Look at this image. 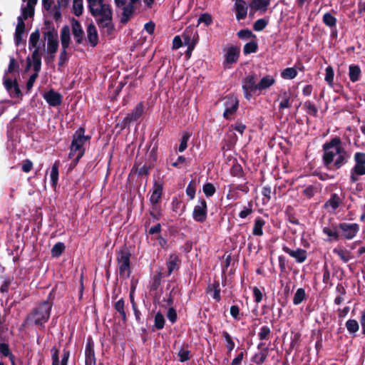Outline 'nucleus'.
<instances>
[{
    "instance_id": "f257e3e1",
    "label": "nucleus",
    "mask_w": 365,
    "mask_h": 365,
    "mask_svg": "<svg viewBox=\"0 0 365 365\" xmlns=\"http://www.w3.org/2000/svg\"><path fill=\"white\" fill-rule=\"evenodd\" d=\"M322 163L329 170H338L350 159V154L343 147L339 137L332 138L322 145Z\"/></svg>"
},
{
    "instance_id": "f03ea898",
    "label": "nucleus",
    "mask_w": 365,
    "mask_h": 365,
    "mask_svg": "<svg viewBox=\"0 0 365 365\" xmlns=\"http://www.w3.org/2000/svg\"><path fill=\"white\" fill-rule=\"evenodd\" d=\"M52 309V303L48 299L39 303L26 317L21 326L26 327L29 321H34L36 326L44 327V324L48 321Z\"/></svg>"
},
{
    "instance_id": "7ed1b4c3",
    "label": "nucleus",
    "mask_w": 365,
    "mask_h": 365,
    "mask_svg": "<svg viewBox=\"0 0 365 365\" xmlns=\"http://www.w3.org/2000/svg\"><path fill=\"white\" fill-rule=\"evenodd\" d=\"M130 257L131 253L127 247H123L116 252L119 275L121 278L127 279L130 276Z\"/></svg>"
},
{
    "instance_id": "20e7f679",
    "label": "nucleus",
    "mask_w": 365,
    "mask_h": 365,
    "mask_svg": "<svg viewBox=\"0 0 365 365\" xmlns=\"http://www.w3.org/2000/svg\"><path fill=\"white\" fill-rule=\"evenodd\" d=\"M100 29H106V34L110 36L115 31L113 23V11L111 8L103 10L97 16H93Z\"/></svg>"
},
{
    "instance_id": "39448f33",
    "label": "nucleus",
    "mask_w": 365,
    "mask_h": 365,
    "mask_svg": "<svg viewBox=\"0 0 365 365\" xmlns=\"http://www.w3.org/2000/svg\"><path fill=\"white\" fill-rule=\"evenodd\" d=\"M84 143L81 139L80 135H76V133L73 135L72 137V141L71 143V145L69 147V153H68V158H73L75 155H76V157L73 160V163L74 165H76L80 159L85 154V148H84Z\"/></svg>"
},
{
    "instance_id": "423d86ee",
    "label": "nucleus",
    "mask_w": 365,
    "mask_h": 365,
    "mask_svg": "<svg viewBox=\"0 0 365 365\" xmlns=\"http://www.w3.org/2000/svg\"><path fill=\"white\" fill-rule=\"evenodd\" d=\"M257 77V74L255 72H251L242 79V88L244 97L247 101H250L253 93L258 91V84L256 83Z\"/></svg>"
},
{
    "instance_id": "0eeeda50",
    "label": "nucleus",
    "mask_w": 365,
    "mask_h": 365,
    "mask_svg": "<svg viewBox=\"0 0 365 365\" xmlns=\"http://www.w3.org/2000/svg\"><path fill=\"white\" fill-rule=\"evenodd\" d=\"M193 220L200 223H203L207 218V205L203 197H199L197 204L194 207L192 213Z\"/></svg>"
},
{
    "instance_id": "6e6552de",
    "label": "nucleus",
    "mask_w": 365,
    "mask_h": 365,
    "mask_svg": "<svg viewBox=\"0 0 365 365\" xmlns=\"http://www.w3.org/2000/svg\"><path fill=\"white\" fill-rule=\"evenodd\" d=\"M144 113L143 102H139L135 107L128 113L121 122V128L124 129L129 127L130 123L137 121L140 118Z\"/></svg>"
},
{
    "instance_id": "1a4fd4ad",
    "label": "nucleus",
    "mask_w": 365,
    "mask_h": 365,
    "mask_svg": "<svg viewBox=\"0 0 365 365\" xmlns=\"http://www.w3.org/2000/svg\"><path fill=\"white\" fill-rule=\"evenodd\" d=\"M224 101L225 109L223 113V117L227 120H230L238 109L239 101L237 98L234 96H227L224 98Z\"/></svg>"
},
{
    "instance_id": "9d476101",
    "label": "nucleus",
    "mask_w": 365,
    "mask_h": 365,
    "mask_svg": "<svg viewBox=\"0 0 365 365\" xmlns=\"http://www.w3.org/2000/svg\"><path fill=\"white\" fill-rule=\"evenodd\" d=\"M240 48L237 46H230L225 55V60L223 61V67L225 68H230V66L236 63L240 58Z\"/></svg>"
},
{
    "instance_id": "9b49d317",
    "label": "nucleus",
    "mask_w": 365,
    "mask_h": 365,
    "mask_svg": "<svg viewBox=\"0 0 365 365\" xmlns=\"http://www.w3.org/2000/svg\"><path fill=\"white\" fill-rule=\"evenodd\" d=\"M338 227L343 232V237L346 240L353 239L359 231V225L356 223H339Z\"/></svg>"
},
{
    "instance_id": "f8f14e48",
    "label": "nucleus",
    "mask_w": 365,
    "mask_h": 365,
    "mask_svg": "<svg viewBox=\"0 0 365 365\" xmlns=\"http://www.w3.org/2000/svg\"><path fill=\"white\" fill-rule=\"evenodd\" d=\"M96 363V358L94 351V342L92 337L89 336L87 339L85 348V365H95Z\"/></svg>"
},
{
    "instance_id": "ddd939ff",
    "label": "nucleus",
    "mask_w": 365,
    "mask_h": 365,
    "mask_svg": "<svg viewBox=\"0 0 365 365\" xmlns=\"http://www.w3.org/2000/svg\"><path fill=\"white\" fill-rule=\"evenodd\" d=\"M282 250L288 254L290 257L294 258L296 262L299 264L304 262L307 258V250L302 248H297V250H293L287 246L284 245L282 247Z\"/></svg>"
},
{
    "instance_id": "4468645a",
    "label": "nucleus",
    "mask_w": 365,
    "mask_h": 365,
    "mask_svg": "<svg viewBox=\"0 0 365 365\" xmlns=\"http://www.w3.org/2000/svg\"><path fill=\"white\" fill-rule=\"evenodd\" d=\"M354 160L355 162L354 166L351 170L354 173L360 175H365V153L356 152L354 155Z\"/></svg>"
},
{
    "instance_id": "2eb2a0df",
    "label": "nucleus",
    "mask_w": 365,
    "mask_h": 365,
    "mask_svg": "<svg viewBox=\"0 0 365 365\" xmlns=\"http://www.w3.org/2000/svg\"><path fill=\"white\" fill-rule=\"evenodd\" d=\"M89 11L93 16H97L103 10L110 8L109 4H104L103 0H87Z\"/></svg>"
},
{
    "instance_id": "dca6fc26",
    "label": "nucleus",
    "mask_w": 365,
    "mask_h": 365,
    "mask_svg": "<svg viewBox=\"0 0 365 365\" xmlns=\"http://www.w3.org/2000/svg\"><path fill=\"white\" fill-rule=\"evenodd\" d=\"M182 38L183 39V43L185 46L188 45H196L198 41L197 31L192 27H187L182 34Z\"/></svg>"
},
{
    "instance_id": "f3484780",
    "label": "nucleus",
    "mask_w": 365,
    "mask_h": 365,
    "mask_svg": "<svg viewBox=\"0 0 365 365\" xmlns=\"http://www.w3.org/2000/svg\"><path fill=\"white\" fill-rule=\"evenodd\" d=\"M43 97L46 103L52 107L58 106L62 103V96L59 93L55 91L53 89H51L48 91L44 93Z\"/></svg>"
},
{
    "instance_id": "a211bd4d",
    "label": "nucleus",
    "mask_w": 365,
    "mask_h": 365,
    "mask_svg": "<svg viewBox=\"0 0 365 365\" xmlns=\"http://www.w3.org/2000/svg\"><path fill=\"white\" fill-rule=\"evenodd\" d=\"M163 194V184L161 181L155 180L153 183L152 194L150 197L151 204H158Z\"/></svg>"
},
{
    "instance_id": "6ab92c4d",
    "label": "nucleus",
    "mask_w": 365,
    "mask_h": 365,
    "mask_svg": "<svg viewBox=\"0 0 365 365\" xmlns=\"http://www.w3.org/2000/svg\"><path fill=\"white\" fill-rule=\"evenodd\" d=\"M71 29L76 43L78 45L81 44L83 41L84 31L80 22L74 18L71 21Z\"/></svg>"
},
{
    "instance_id": "aec40b11",
    "label": "nucleus",
    "mask_w": 365,
    "mask_h": 365,
    "mask_svg": "<svg viewBox=\"0 0 365 365\" xmlns=\"http://www.w3.org/2000/svg\"><path fill=\"white\" fill-rule=\"evenodd\" d=\"M180 264L181 260L179 257L175 253L170 254L168 261L166 262L168 272L165 276L169 277L173 271L178 270L180 269Z\"/></svg>"
},
{
    "instance_id": "412c9836",
    "label": "nucleus",
    "mask_w": 365,
    "mask_h": 365,
    "mask_svg": "<svg viewBox=\"0 0 365 365\" xmlns=\"http://www.w3.org/2000/svg\"><path fill=\"white\" fill-rule=\"evenodd\" d=\"M234 6L237 20L245 19L247 14V6L245 1L236 0Z\"/></svg>"
},
{
    "instance_id": "4be33fe9",
    "label": "nucleus",
    "mask_w": 365,
    "mask_h": 365,
    "mask_svg": "<svg viewBox=\"0 0 365 365\" xmlns=\"http://www.w3.org/2000/svg\"><path fill=\"white\" fill-rule=\"evenodd\" d=\"M87 40L91 47H96L98 43V34L95 25L91 23L86 29Z\"/></svg>"
},
{
    "instance_id": "5701e85b",
    "label": "nucleus",
    "mask_w": 365,
    "mask_h": 365,
    "mask_svg": "<svg viewBox=\"0 0 365 365\" xmlns=\"http://www.w3.org/2000/svg\"><path fill=\"white\" fill-rule=\"evenodd\" d=\"M120 8L123 10L122 16L120 18V23L123 24H126L135 12V4L129 2L128 4H125L122 5Z\"/></svg>"
},
{
    "instance_id": "b1692460",
    "label": "nucleus",
    "mask_w": 365,
    "mask_h": 365,
    "mask_svg": "<svg viewBox=\"0 0 365 365\" xmlns=\"http://www.w3.org/2000/svg\"><path fill=\"white\" fill-rule=\"evenodd\" d=\"M17 25L14 34L15 44L19 46L23 41V36L25 32L26 25L21 18H17Z\"/></svg>"
},
{
    "instance_id": "393cba45",
    "label": "nucleus",
    "mask_w": 365,
    "mask_h": 365,
    "mask_svg": "<svg viewBox=\"0 0 365 365\" xmlns=\"http://www.w3.org/2000/svg\"><path fill=\"white\" fill-rule=\"evenodd\" d=\"M321 190V185L315 182L312 185H307L302 192V195L307 199H312Z\"/></svg>"
},
{
    "instance_id": "a878e982",
    "label": "nucleus",
    "mask_w": 365,
    "mask_h": 365,
    "mask_svg": "<svg viewBox=\"0 0 365 365\" xmlns=\"http://www.w3.org/2000/svg\"><path fill=\"white\" fill-rule=\"evenodd\" d=\"M178 356L179 361L183 363L189 361L192 358L191 351L189 349V344L184 343L179 349Z\"/></svg>"
},
{
    "instance_id": "bb28decb",
    "label": "nucleus",
    "mask_w": 365,
    "mask_h": 365,
    "mask_svg": "<svg viewBox=\"0 0 365 365\" xmlns=\"http://www.w3.org/2000/svg\"><path fill=\"white\" fill-rule=\"evenodd\" d=\"M71 42V34L69 26L65 25L61 31V43L62 48H68Z\"/></svg>"
},
{
    "instance_id": "cd10ccee",
    "label": "nucleus",
    "mask_w": 365,
    "mask_h": 365,
    "mask_svg": "<svg viewBox=\"0 0 365 365\" xmlns=\"http://www.w3.org/2000/svg\"><path fill=\"white\" fill-rule=\"evenodd\" d=\"M115 310L119 313L122 321L125 323L127 322V314L125 312V302L123 298H120L113 304Z\"/></svg>"
},
{
    "instance_id": "c85d7f7f",
    "label": "nucleus",
    "mask_w": 365,
    "mask_h": 365,
    "mask_svg": "<svg viewBox=\"0 0 365 365\" xmlns=\"http://www.w3.org/2000/svg\"><path fill=\"white\" fill-rule=\"evenodd\" d=\"M349 77L351 82L355 83L360 80L361 77V70L359 66L351 64L349 66Z\"/></svg>"
},
{
    "instance_id": "c756f323",
    "label": "nucleus",
    "mask_w": 365,
    "mask_h": 365,
    "mask_svg": "<svg viewBox=\"0 0 365 365\" xmlns=\"http://www.w3.org/2000/svg\"><path fill=\"white\" fill-rule=\"evenodd\" d=\"M206 292L210 293L213 292L212 297L215 299L216 302H220L221 300L220 297V282L218 280H215L212 284H208Z\"/></svg>"
},
{
    "instance_id": "7c9ffc66",
    "label": "nucleus",
    "mask_w": 365,
    "mask_h": 365,
    "mask_svg": "<svg viewBox=\"0 0 365 365\" xmlns=\"http://www.w3.org/2000/svg\"><path fill=\"white\" fill-rule=\"evenodd\" d=\"M342 203V200L336 193H332L330 198L324 203V207L328 208L331 207L332 210H336L340 205Z\"/></svg>"
},
{
    "instance_id": "2f4dec72",
    "label": "nucleus",
    "mask_w": 365,
    "mask_h": 365,
    "mask_svg": "<svg viewBox=\"0 0 365 365\" xmlns=\"http://www.w3.org/2000/svg\"><path fill=\"white\" fill-rule=\"evenodd\" d=\"M275 83V79L270 75H267L261 78L258 84V91L267 90Z\"/></svg>"
},
{
    "instance_id": "473e14b6",
    "label": "nucleus",
    "mask_w": 365,
    "mask_h": 365,
    "mask_svg": "<svg viewBox=\"0 0 365 365\" xmlns=\"http://www.w3.org/2000/svg\"><path fill=\"white\" fill-rule=\"evenodd\" d=\"M345 327L349 334L353 338L356 336V333L359 330V324L356 319H350L347 320L345 323Z\"/></svg>"
},
{
    "instance_id": "72a5a7b5",
    "label": "nucleus",
    "mask_w": 365,
    "mask_h": 365,
    "mask_svg": "<svg viewBox=\"0 0 365 365\" xmlns=\"http://www.w3.org/2000/svg\"><path fill=\"white\" fill-rule=\"evenodd\" d=\"M265 225V221L261 217H257L255 220L254 227L252 229V235L255 236H262L263 232V227Z\"/></svg>"
},
{
    "instance_id": "f704fd0d",
    "label": "nucleus",
    "mask_w": 365,
    "mask_h": 365,
    "mask_svg": "<svg viewBox=\"0 0 365 365\" xmlns=\"http://www.w3.org/2000/svg\"><path fill=\"white\" fill-rule=\"evenodd\" d=\"M291 97V93L289 91H282L281 93L279 96V98H282V101L279 103V109L282 110L284 108H289L292 106L289 100Z\"/></svg>"
},
{
    "instance_id": "c9c22d12",
    "label": "nucleus",
    "mask_w": 365,
    "mask_h": 365,
    "mask_svg": "<svg viewBox=\"0 0 365 365\" xmlns=\"http://www.w3.org/2000/svg\"><path fill=\"white\" fill-rule=\"evenodd\" d=\"M269 4L270 0H252L250 6L255 10H260L264 12L267 10Z\"/></svg>"
},
{
    "instance_id": "e433bc0d",
    "label": "nucleus",
    "mask_w": 365,
    "mask_h": 365,
    "mask_svg": "<svg viewBox=\"0 0 365 365\" xmlns=\"http://www.w3.org/2000/svg\"><path fill=\"white\" fill-rule=\"evenodd\" d=\"M323 232L329 237V240L337 241L339 239V234L337 231V226L332 225L331 227H323Z\"/></svg>"
},
{
    "instance_id": "4c0bfd02",
    "label": "nucleus",
    "mask_w": 365,
    "mask_h": 365,
    "mask_svg": "<svg viewBox=\"0 0 365 365\" xmlns=\"http://www.w3.org/2000/svg\"><path fill=\"white\" fill-rule=\"evenodd\" d=\"M322 22L331 29L333 28L336 29L337 19L331 13L327 12L322 17Z\"/></svg>"
},
{
    "instance_id": "58836bf2",
    "label": "nucleus",
    "mask_w": 365,
    "mask_h": 365,
    "mask_svg": "<svg viewBox=\"0 0 365 365\" xmlns=\"http://www.w3.org/2000/svg\"><path fill=\"white\" fill-rule=\"evenodd\" d=\"M58 167L59 163L58 161L55 162L52 165L51 171V185L53 187H56L58 180Z\"/></svg>"
},
{
    "instance_id": "ea45409f",
    "label": "nucleus",
    "mask_w": 365,
    "mask_h": 365,
    "mask_svg": "<svg viewBox=\"0 0 365 365\" xmlns=\"http://www.w3.org/2000/svg\"><path fill=\"white\" fill-rule=\"evenodd\" d=\"M276 195V189L274 191H272L271 187L269 185L264 186L262 189V195L263 196L262 198V204H267L271 200V194Z\"/></svg>"
},
{
    "instance_id": "a19ab883",
    "label": "nucleus",
    "mask_w": 365,
    "mask_h": 365,
    "mask_svg": "<svg viewBox=\"0 0 365 365\" xmlns=\"http://www.w3.org/2000/svg\"><path fill=\"white\" fill-rule=\"evenodd\" d=\"M65 249L66 247L64 243L61 242L56 243L51 250V256L53 257H59L63 254Z\"/></svg>"
},
{
    "instance_id": "79ce46f5",
    "label": "nucleus",
    "mask_w": 365,
    "mask_h": 365,
    "mask_svg": "<svg viewBox=\"0 0 365 365\" xmlns=\"http://www.w3.org/2000/svg\"><path fill=\"white\" fill-rule=\"evenodd\" d=\"M165 319L163 314L158 312L155 314L154 317V327L158 330H161L164 328Z\"/></svg>"
},
{
    "instance_id": "37998d69",
    "label": "nucleus",
    "mask_w": 365,
    "mask_h": 365,
    "mask_svg": "<svg viewBox=\"0 0 365 365\" xmlns=\"http://www.w3.org/2000/svg\"><path fill=\"white\" fill-rule=\"evenodd\" d=\"M222 336L226 341V343H227L226 348L227 349V354H229L234 349L235 344L232 336L230 335V334L227 331H223L222 332Z\"/></svg>"
},
{
    "instance_id": "c03bdc74",
    "label": "nucleus",
    "mask_w": 365,
    "mask_h": 365,
    "mask_svg": "<svg viewBox=\"0 0 365 365\" xmlns=\"http://www.w3.org/2000/svg\"><path fill=\"white\" fill-rule=\"evenodd\" d=\"M257 50L258 44L256 41L248 42L243 47V53L245 55L256 53Z\"/></svg>"
},
{
    "instance_id": "a18cd8bd",
    "label": "nucleus",
    "mask_w": 365,
    "mask_h": 365,
    "mask_svg": "<svg viewBox=\"0 0 365 365\" xmlns=\"http://www.w3.org/2000/svg\"><path fill=\"white\" fill-rule=\"evenodd\" d=\"M334 71L331 66H329L325 69V78L324 81L327 83L332 88L334 86Z\"/></svg>"
},
{
    "instance_id": "49530a36",
    "label": "nucleus",
    "mask_w": 365,
    "mask_h": 365,
    "mask_svg": "<svg viewBox=\"0 0 365 365\" xmlns=\"http://www.w3.org/2000/svg\"><path fill=\"white\" fill-rule=\"evenodd\" d=\"M306 298V292L304 289L299 288L296 291L294 298H293V304L294 305L300 304Z\"/></svg>"
},
{
    "instance_id": "de8ad7c7",
    "label": "nucleus",
    "mask_w": 365,
    "mask_h": 365,
    "mask_svg": "<svg viewBox=\"0 0 365 365\" xmlns=\"http://www.w3.org/2000/svg\"><path fill=\"white\" fill-rule=\"evenodd\" d=\"M297 76V71L294 67L284 69L281 73V77L284 79H294Z\"/></svg>"
},
{
    "instance_id": "09e8293b",
    "label": "nucleus",
    "mask_w": 365,
    "mask_h": 365,
    "mask_svg": "<svg viewBox=\"0 0 365 365\" xmlns=\"http://www.w3.org/2000/svg\"><path fill=\"white\" fill-rule=\"evenodd\" d=\"M165 277H166L165 275ZM164 277L163 273L159 272L156 274H155L152 279V283L150 285L151 291H156L159 288L161 284L162 278Z\"/></svg>"
},
{
    "instance_id": "8fccbe9b",
    "label": "nucleus",
    "mask_w": 365,
    "mask_h": 365,
    "mask_svg": "<svg viewBox=\"0 0 365 365\" xmlns=\"http://www.w3.org/2000/svg\"><path fill=\"white\" fill-rule=\"evenodd\" d=\"M40 38V31L38 29H36L33 33L31 34L29 38V48L31 50L33 48H36L38 42Z\"/></svg>"
},
{
    "instance_id": "3c124183",
    "label": "nucleus",
    "mask_w": 365,
    "mask_h": 365,
    "mask_svg": "<svg viewBox=\"0 0 365 365\" xmlns=\"http://www.w3.org/2000/svg\"><path fill=\"white\" fill-rule=\"evenodd\" d=\"M83 0H73L72 11L76 16H80L83 14Z\"/></svg>"
},
{
    "instance_id": "603ef678",
    "label": "nucleus",
    "mask_w": 365,
    "mask_h": 365,
    "mask_svg": "<svg viewBox=\"0 0 365 365\" xmlns=\"http://www.w3.org/2000/svg\"><path fill=\"white\" fill-rule=\"evenodd\" d=\"M230 174L233 177L242 178L244 175V171L241 165L238 163L233 164L230 169Z\"/></svg>"
},
{
    "instance_id": "864d4df0",
    "label": "nucleus",
    "mask_w": 365,
    "mask_h": 365,
    "mask_svg": "<svg viewBox=\"0 0 365 365\" xmlns=\"http://www.w3.org/2000/svg\"><path fill=\"white\" fill-rule=\"evenodd\" d=\"M202 191L207 197H211L215 195L216 188L212 183L207 182L203 185Z\"/></svg>"
},
{
    "instance_id": "5fc2aeb1",
    "label": "nucleus",
    "mask_w": 365,
    "mask_h": 365,
    "mask_svg": "<svg viewBox=\"0 0 365 365\" xmlns=\"http://www.w3.org/2000/svg\"><path fill=\"white\" fill-rule=\"evenodd\" d=\"M304 107L309 115H312L314 117H316L317 115L318 109L315 106V105L310 101H306L304 103Z\"/></svg>"
},
{
    "instance_id": "6e6d98bb",
    "label": "nucleus",
    "mask_w": 365,
    "mask_h": 365,
    "mask_svg": "<svg viewBox=\"0 0 365 365\" xmlns=\"http://www.w3.org/2000/svg\"><path fill=\"white\" fill-rule=\"evenodd\" d=\"M185 192L190 200H193L195 198L196 192V182L194 180H192L189 182L186 187Z\"/></svg>"
},
{
    "instance_id": "4d7b16f0",
    "label": "nucleus",
    "mask_w": 365,
    "mask_h": 365,
    "mask_svg": "<svg viewBox=\"0 0 365 365\" xmlns=\"http://www.w3.org/2000/svg\"><path fill=\"white\" fill-rule=\"evenodd\" d=\"M333 252L345 263L348 262L351 259L350 253L346 250L335 248Z\"/></svg>"
},
{
    "instance_id": "13d9d810",
    "label": "nucleus",
    "mask_w": 365,
    "mask_h": 365,
    "mask_svg": "<svg viewBox=\"0 0 365 365\" xmlns=\"http://www.w3.org/2000/svg\"><path fill=\"white\" fill-rule=\"evenodd\" d=\"M31 9H29V4H27L26 7L22 8V14L18 18H21L22 21H24L28 18L33 17L34 16V6H31Z\"/></svg>"
},
{
    "instance_id": "bf43d9fd",
    "label": "nucleus",
    "mask_w": 365,
    "mask_h": 365,
    "mask_svg": "<svg viewBox=\"0 0 365 365\" xmlns=\"http://www.w3.org/2000/svg\"><path fill=\"white\" fill-rule=\"evenodd\" d=\"M190 138V134L188 132H184L181 139L180 143L178 148L179 152L182 153L186 150L187 148V141Z\"/></svg>"
},
{
    "instance_id": "052dcab7",
    "label": "nucleus",
    "mask_w": 365,
    "mask_h": 365,
    "mask_svg": "<svg viewBox=\"0 0 365 365\" xmlns=\"http://www.w3.org/2000/svg\"><path fill=\"white\" fill-rule=\"evenodd\" d=\"M270 335L271 329L268 326L264 325L260 329V331L258 334V337L260 340H268Z\"/></svg>"
},
{
    "instance_id": "680f3d73",
    "label": "nucleus",
    "mask_w": 365,
    "mask_h": 365,
    "mask_svg": "<svg viewBox=\"0 0 365 365\" xmlns=\"http://www.w3.org/2000/svg\"><path fill=\"white\" fill-rule=\"evenodd\" d=\"M237 36L241 39H249V38H256V35L252 33V31H250L248 29H242L239 31L237 34Z\"/></svg>"
},
{
    "instance_id": "e2e57ef3",
    "label": "nucleus",
    "mask_w": 365,
    "mask_h": 365,
    "mask_svg": "<svg viewBox=\"0 0 365 365\" xmlns=\"http://www.w3.org/2000/svg\"><path fill=\"white\" fill-rule=\"evenodd\" d=\"M149 213L155 220H159L162 216L160 207L158 205V204H152V207Z\"/></svg>"
},
{
    "instance_id": "0e129e2a",
    "label": "nucleus",
    "mask_w": 365,
    "mask_h": 365,
    "mask_svg": "<svg viewBox=\"0 0 365 365\" xmlns=\"http://www.w3.org/2000/svg\"><path fill=\"white\" fill-rule=\"evenodd\" d=\"M66 49L67 48H62L61 51L60 53V55H59L58 63V70L59 71H62L61 67H63L64 66V64L66 63V62L68 61V58L67 56Z\"/></svg>"
},
{
    "instance_id": "69168bd1",
    "label": "nucleus",
    "mask_w": 365,
    "mask_h": 365,
    "mask_svg": "<svg viewBox=\"0 0 365 365\" xmlns=\"http://www.w3.org/2000/svg\"><path fill=\"white\" fill-rule=\"evenodd\" d=\"M268 24V21L264 19L257 20L253 24V29L255 31H261L264 30Z\"/></svg>"
},
{
    "instance_id": "338daca9",
    "label": "nucleus",
    "mask_w": 365,
    "mask_h": 365,
    "mask_svg": "<svg viewBox=\"0 0 365 365\" xmlns=\"http://www.w3.org/2000/svg\"><path fill=\"white\" fill-rule=\"evenodd\" d=\"M252 202H248L247 207H244L243 210L239 213V217L242 219L246 218L249 215L253 212Z\"/></svg>"
},
{
    "instance_id": "774afa93",
    "label": "nucleus",
    "mask_w": 365,
    "mask_h": 365,
    "mask_svg": "<svg viewBox=\"0 0 365 365\" xmlns=\"http://www.w3.org/2000/svg\"><path fill=\"white\" fill-rule=\"evenodd\" d=\"M203 23L206 26H210L212 23V16L208 13L200 15L198 19V24Z\"/></svg>"
}]
</instances>
